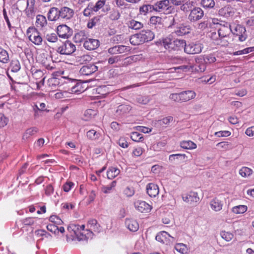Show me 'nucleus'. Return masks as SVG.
<instances>
[{"label": "nucleus", "instance_id": "5", "mask_svg": "<svg viewBox=\"0 0 254 254\" xmlns=\"http://www.w3.org/2000/svg\"><path fill=\"white\" fill-rule=\"evenodd\" d=\"M203 45L198 41L192 42L186 44L185 52L188 54H197L201 52Z\"/></svg>", "mask_w": 254, "mask_h": 254}, {"label": "nucleus", "instance_id": "11", "mask_svg": "<svg viewBox=\"0 0 254 254\" xmlns=\"http://www.w3.org/2000/svg\"><path fill=\"white\" fill-rule=\"evenodd\" d=\"M57 30L59 36L62 38H68L72 34V29L65 24L58 26Z\"/></svg>", "mask_w": 254, "mask_h": 254}, {"label": "nucleus", "instance_id": "20", "mask_svg": "<svg viewBox=\"0 0 254 254\" xmlns=\"http://www.w3.org/2000/svg\"><path fill=\"white\" fill-rule=\"evenodd\" d=\"M209 204L211 208L216 212L220 211L223 207L222 202L217 198L212 199Z\"/></svg>", "mask_w": 254, "mask_h": 254}, {"label": "nucleus", "instance_id": "62", "mask_svg": "<svg viewBox=\"0 0 254 254\" xmlns=\"http://www.w3.org/2000/svg\"><path fill=\"white\" fill-rule=\"evenodd\" d=\"M47 229L48 231L57 234V231L58 230V227L54 224H49L47 226Z\"/></svg>", "mask_w": 254, "mask_h": 254}, {"label": "nucleus", "instance_id": "13", "mask_svg": "<svg viewBox=\"0 0 254 254\" xmlns=\"http://www.w3.org/2000/svg\"><path fill=\"white\" fill-rule=\"evenodd\" d=\"M74 11L72 9L66 6H64L60 9V16L61 18L67 20L70 19L74 15Z\"/></svg>", "mask_w": 254, "mask_h": 254}, {"label": "nucleus", "instance_id": "47", "mask_svg": "<svg viewBox=\"0 0 254 254\" xmlns=\"http://www.w3.org/2000/svg\"><path fill=\"white\" fill-rule=\"evenodd\" d=\"M200 3L204 8H212L215 4L214 0H201Z\"/></svg>", "mask_w": 254, "mask_h": 254}, {"label": "nucleus", "instance_id": "45", "mask_svg": "<svg viewBox=\"0 0 254 254\" xmlns=\"http://www.w3.org/2000/svg\"><path fill=\"white\" fill-rule=\"evenodd\" d=\"M247 210L246 205H240L234 206L232 208V211L235 214H242L245 212Z\"/></svg>", "mask_w": 254, "mask_h": 254}, {"label": "nucleus", "instance_id": "34", "mask_svg": "<svg viewBox=\"0 0 254 254\" xmlns=\"http://www.w3.org/2000/svg\"><path fill=\"white\" fill-rule=\"evenodd\" d=\"M180 146L182 148L192 150L197 147L196 144L191 140H184L180 143Z\"/></svg>", "mask_w": 254, "mask_h": 254}, {"label": "nucleus", "instance_id": "51", "mask_svg": "<svg viewBox=\"0 0 254 254\" xmlns=\"http://www.w3.org/2000/svg\"><path fill=\"white\" fill-rule=\"evenodd\" d=\"M173 118L171 116H168L165 117L162 120L158 121V123L160 125L165 126L169 125V124L172 122Z\"/></svg>", "mask_w": 254, "mask_h": 254}, {"label": "nucleus", "instance_id": "28", "mask_svg": "<svg viewBox=\"0 0 254 254\" xmlns=\"http://www.w3.org/2000/svg\"><path fill=\"white\" fill-rule=\"evenodd\" d=\"M194 66L192 64H191L190 63H189L187 65H183L179 66H177L174 68H170V72H174L176 71L177 70H182L183 71L187 72V71H193V70Z\"/></svg>", "mask_w": 254, "mask_h": 254}, {"label": "nucleus", "instance_id": "50", "mask_svg": "<svg viewBox=\"0 0 254 254\" xmlns=\"http://www.w3.org/2000/svg\"><path fill=\"white\" fill-rule=\"evenodd\" d=\"M187 157L185 154H176L170 155L169 157V160L170 161L172 162L175 159H178L180 160H184Z\"/></svg>", "mask_w": 254, "mask_h": 254}, {"label": "nucleus", "instance_id": "2", "mask_svg": "<svg viewBox=\"0 0 254 254\" xmlns=\"http://www.w3.org/2000/svg\"><path fill=\"white\" fill-rule=\"evenodd\" d=\"M231 25L227 22H222L219 24V27L218 28L217 33L216 32L211 33V38L213 40H217V35L220 39L227 37L231 32Z\"/></svg>", "mask_w": 254, "mask_h": 254}, {"label": "nucleus", "instance_id": "63", "mask_svg": "<svg viewBox=\"0 0 254 254\" xmlns=\"http://www.w3.org/2000/svg\"><path fill=\"white\" fill-rule=\"evenodd\" d=\"M161 21V18L159 16H152L150 18V23L152 25H156L160 23Z\"/></svg>", "mask_w": 254, "mask_h": 254}, {"label": "nucleus", "instance_id": "21", "mask_svg": "<svg viewBox=\"0 0 254 254\" xmlns=\"http://www.w3.org/2000/svg\"><path fill=\"white\" fill-rule=\"evenodd\" d=\"M48 18L50 21H56L61 18L60 16V9L57 7H52L50 8L48 12Z\"/></svg>", "mask_w": 254, "mask_h": 254}, {"label": "nucleus", "instance_id": "32", "mask_svg": "<svg viewBox=\"0 0 254 254\" xmlns=\"http://www.w3.org/2000/svg\"><path fill=\"white\" fill-rule=\"evenodd\" d=\"M117 185L116 181H113L111 184L101 187V191L106 194L110 193L113 191Z\"/></svg>", "mask_w": 254, "mask_h": 254}, {"label": "nucleus", "instance_id": "29", "mask_svg": "<svg viewBox=\"0 0 254 254\" xmlns=\"http://www.w3.org/2000/svg\"><path fill=\"white\" fill-rule=\"evenodd\" d=\"M171 237V236L166 232L162 231L158 233L156 236V240L163 244H167L168 242L167 239ZM173 239V238L171 237Z\"/></svg>", "mask_w": 254, "mask_h": 254}, {"label": "nucleus", "instance_id": "38", "mask_svg": "<svg viewBox=\"0 0 254 254\" xmlns=\"http://www.w3.org/2000/svg\"><path fill=\"white\" fill-rule=\"evenodd\" d=\"M175 250L182 254H188L189 249L186 245L183 243H178L175 246Z\"/></svg>", "mask_w": 254, "mask_h": 254}, {"label": "nucleus", "instance_id": "8", "mask_svg": "<svg viewBox=\"0 0 254 254\" xmlns=\"http://www.w3.org/2000/svg\"><path fill=\"white\" fill-rule=\"evenodd\" d=\"M204 15L203 10L199 7H193L190 12L188 19L191 22H196L201 19Z\"/></svg>", "mask_w": 254, "mask_h": 254}, {"label": "nucleus", "instance_id": "27", "mask_svg": "<svg viewBox=\"0 0 254 254\" xmlns=\"http://www.w3.org/2000/svg\"><path fill=\"white\" fill-rule=\"evenodd\" d=\"M142 38L140 32L132 35L129 39L130 43L131 45L134 46L142 44L144 43Z\"/></svg>", "mask_w": 254, "mask_h": 254}, {"label": "nucleus", "instance_id": "12", "mask_svg": "<svg viewBox=\"0 0 254 254\" xmlns=\"http://www.w3.org/2000/svg\"><path fill=\"white\" fill-rule=\"evenodd\" d=\"M182 198L184 201L190 204L193 203H197L199 201V197L198 196L197 193L194 191H190L183 194Z\"/></svg>", "mask_w": 254, "mask_h": 254}, {"label": "nucleus", "instance_id": "22", "mask_svg": "<svg viewBox=\"0 0 254 254\" xmlns=\"http://www.w3.org/2000/svg\"><path fill=\"white\" fill-rule=\"evenodd\" d=\"M86 137L91 141H97L100 139L101 134L100 132L92 129L87 131Z\"/></svg>", "mask_w": 254, "mask_h": 254}, {"label": "nucleus", "instance_id": "3", "mask_svg": "<svg viewBox=\"0 0 254 254\" xmlns=\"http://www.w3.org/2000/svg\"><path fill=\"white\" fill-rule=\"evenodd\" d=\"M65 82L67 84V91L69 93L79 94L85 90L83 84L78 82L74 79L67 77Z\"/></svg>", "mask_w": 254, "mask_h": 254}, {"label": "nucleus", "instance_id": "42", "mask_svg": "<svg viewBox=\"0 0 254 254\" xmlns=\"http://www.w3.org/2000/svg\"><path fill=\"white\" fill-rule=\"evenodd\" d=\"M128 26L132 29L139 30L143 27V24L140 22L131 20L128 22Z\"/></svg>", "mask_w": 254, "mask_h": 254}, {"label": "nucleus", "instance_id": "58", "mask_svg": "<svg viewBox=\"0 0 254 254\" xmlns=\"http://www.w3.org/2000/svg\"><path fill=\"white\" fill-rule=\"evenodd\" d=\"M170 99L176 102H182L181 93H172L170 95Z\"/></svg>", "mask_w": 254, "mask_h": 254}, {"label": "nucleus", "instance_id": "30", "mask_svg": "<svg viewBox=\"0 0 254 254\" xmlns=\"http://www.w3.org/2000/svg\"><path fill=\"white\" fill-rule=\"evenodd\" d=\"M194 2L190 0H186L181 6V10L185 12L191 11L194 6Z\"/></svg>", "mask_w": 254, "mask_h": 254}, {"label": "nucleus", "instance_id": "23", "mask_svg": "<svg viewBox=\"0 0 254 254\" xmlns=\"http://www.w3.org/2000/svg\"><path fill=\"white\" fill-rule=\"evenodd\" d=\"M143 43L152 40L154 38V33L150 30H143L140 32Z\"/></svg>", "mask_w": 254, "mask_h": 254}, {"label": "nucleus", "instance_id": "43", "mask_svg": "<svg viewBox=\"0 0 254 254\" xmlns=\"http://www.w3.org/2000/svg\"><path fill=\"white\" fill-rule=\"evenodd\" d=\"M9 61V56L7 52L0 47V62L3 64L7 63Z\"/></svg>", "mask_w": 254, "mask_h": 254}, {"label": "nucleus", "instance_id": "15", "mask_svg": "<svg viewBox=\"0 0 254 254\" xmlns=\"http://www.w3.org/2000/svg\"><path fill=\"white\" fill-rule=\"evenodd\" d=\"M126 228L131 232H136L139 229V224L133 218H127L125 222Z\"/></svg>", "mask_w": 254, "mask_h": 254}, {"label": "nucleus", "instance_id": "57", "mask_svg": "<svg viewBox=\"0 0 254 254\" xmlns=\"http://www.w3.org/2000/svg\"><path fill=\"white\" fill-rule=\"evenodd\" d=\"M124 193L127 197H131L134 194V190L132 187H127L124 190Z\"/></svg>", "mask_w": 254, "mask_h": 254}, {"label": "nucleus", "instance_id": "52", "mask_svg": "<svg viewBox=\"0 0 254 254\" xmlns=\"http://www.w3.org/2000/svg\"><path fill=\"white\" fill-rule=\"evenodd\" d=\"M105 3V1L104 0H99L97 1L95 5H93L92 4V7L91 8L94 12H97L104 5Z\"/></svg>", "mask_w": 254, "mask_h": 254}, {"label": "nucleus", "instance_id": "56", "mask_svg": "<svg viewBox=\"0 0 254 254\" xmlns=\"http://www.w3.org/2000/svg\"><path fill=\"white\" fill-rule=\"evenodd\" d=\"M46 39L49 42L55 43L58 40V37L55 33L48 34L46 35Z\"/></svg>", "mask_w": 254, "mask_h": 254}, {"label": "nucleus", "instance_id": "10", "mask_svg": "<svg viewBox=\"0 0 254 254\" xmlns=\"http://www.w3.org/2000/svg\"><path fill=\"white\" fill-rule=\"evenodd\" d=\"M134 205L135 209L141 213H148L152 208V206L148 203L141 200L135 201L134 203Z\"/></svg>", "mask_w": 254, "mask_h": 254}, {"label": "nucleus", "instance_id": "41", "mask_svg": "<svg viewBox=\"0 0 254 254\" xmlns=\"http://www.w3.org/2000/svg\"><path fill=\"white\" fill-rule=\"evenodd\" d=\"M239 174L243 177L246 178L251 176L253 171L250 168L247 167H243L239 170Z\"/></svg>", "mask_w": 254, "mask_h": 254}, {"label": "nucleus", "instance_id": "39", "mask_svg": "<svg viewBox=\"0 0 254 254\" xmlns=\"http://www.w3.org/2000/svg\"><path fill=\"white\" fill-rule=\"evenodd\" d=\"M46 17L42 15H38L36 17V24L37 27L42 28L47 25Z\"/></svg>", "mask_w": 254, "mask_h": 254}, {"label": "nucleus", "instance_id": "36", "mask_svg": "<svg viewBox=\"0 0 254 254\" xmlns=\"http://www.w3.org/2000/svg\"><path fill=\"white\" fill-rule=\"evenodd\" d=\"M186 41L184 40L176 39L173 41V47L172 50H178L181 48H184L185 50V47L186 45Z\"/></svg>", "mask_w": 254, "mask_h": 254}, {"label": "nucleus", "instance_id": "37", "mask_svg": "<svg viewBox=\"0 0 254 254\" xmlns=\"http://www.w3.org/2000/svg\"><path fill=\"white\" fill-rule=\"evenodd\" d=\"M96 110L93 109H88L84 113L83 119L85 121H89L92 120L97 115Z\"/></svg>", "mask_w": 254, "mask_h": 254}, {"label": "nucleus", "instance_id": "46", "mask_svg": "<svg viewBox=\"0 0 254 254\" xmlns=\"http://www.w3.org/2000/svg\"><path fill=\"white\" fill-rule=\"evenodd\" d=\"M121 16L119 11L116 9H113L109 12V17L111 20H117Z\"/></svg>", "mask_w": 254, "mask_h": 254}, {"label": "nucleus", "instance_id": "54", "mask_svg": "<svg viewBox=\"0 0 254 254\" xmlns=\"http://www.w3.org/2000/svg\"><path fill=\"white\" fill-rule=\"evenodd\" d=\"M50 221L56 225H61L63 223V221L56 215H52L50 216Z\"/></svg>", "mask_w": 254, "mask_h": 254}, {"label": "nucleus", "instance_id": "48", "mask_svg": "<svg viewBox=\"0 0 254 254\" xmlns=\"http://www.w3.org/2000/svg\"><path fill=\"white\" fill-rule=\"evenodd\" d=\"M130 138L134 141L139 142L142 140L143 135L138 132L134 131L130 134Z\"/></svg>", "mask_w": 254, "mask_h": 254}, {"label": "nucleus", "instance_id": "14", "mask_svg": "<svg viewBox=\"0 0 254 254\" xmlns=\"http://www.w3.org/2000/svg\"><path fill=\"white\" fill-rule=\"evenodd\" d=\"M98 70V67L94 64H89L83 66L79 70L81 75L88 76L94 73Z\"/></svg>", "mask_w": 254, "mask_h": 254}, {"label": "nucleus", "instance_id": "33", "mask_svg": "<svg viewBox=\"0 0 254 254\" xmlns=\"http://www.w3.org/2000/svg\"><path fill=\"white\" fill-rule=\"evenodd\" d=\"M131 110L130 106L127 105H121L118 107L116 110L117 116H122L125 114L128 113Z\"/></svg>", "mask_w": 254, "mask_h": 254}, {"label": "nucleus", "instance_id": "49", "mask_svg": "<svg viewBox=\"0 0 254 254\" xmlns=\"http://www.w3.org/2000/svg\"><path fill=\"white\" fill-rule=\"evenodd\" d=\"M220 235L221 237L227 242L230 241L234 237V235L232 233L226 232L225 231H221Z\"/></svg>", "mask_w": 254, "mask_h": 254}, {"label": "nucleus", "instance_id": "7", "mask_svg": "<svg viewBox=\"0 0 254 254\" xmlns=\"http://www.w3.org/2000/svg\"><path fill=\"white\" fill-rule=\"evenodd\" d=\"M75 50V46L71 42L66 41L58 48L57 51L62 55H69Z\"/></svg>", "mask_w": 254, "mask_h": 254}, {"label": "nucleus", "instance_id": "4", "mask_svg": "<svg viewBox=\"0 0 254 254\" xmlns=\"http://www.w3.org/2000/svg\"><path fill=\"white\" fill-rule=\"evenodd\" d=\"M26 34L29 40L37 46L42 44L43 39L38 31L35 27H29L26 32Z\"/></svg>", "mask_w": 254, "mask_h": 254}, {"label": "nucleus", "instance_id": "59", "mask_svg": "<svg viewBox=\"0 0 254 254\" xmlns=\"http://www.w3.org/2000/svg\"><path fill=\"white\" fill-rule=\"evenodd\" d=\"M119 145L123 148H126L128 146L127 139L123 137H120L118 141Z\"/></svg>", "mask_w": 254, "mask_h": 254}, {"label": "nucleus", "instance_id": "60", "mask_svg": "<svg viewBox=\"0 0 254 254\" xmlns=\"http://www.w3.org/2000/svg\"><path fill=\"white\" fill-rule=\"evenodd\" d=\"M215 135L217 137H227L231 135V132L228 130L219 131L215 132Z\"/></svg>", "mask_w": 254, "mask_h": 254}, {"label": "nucleus", "instance_id": "64", "mask_svg": "<svg viewBox=\"0 0 254 254\" xmlns=\"http://www.w3.org/2000/svg\"><path fill=\"white\" fill-rule=\"evenodd\" d=\"M92 3L89 4L87 8H86L83 11V15L85 16H89L92 12L94 11L91 8Z\"/></svg>", "mask_w": 254, "mask_h": 254}, {"label": "nucleus", "instance_id": "17", "mask_svg": "<svg viewBox=\"0 0 254 254\" xmlns=\"http://www.w3.org/2000/svg\"><path fill=\"white\" fill-rule=\"evenodd\" d=\"M67 77L65 76H61L60 78L52 77L48 79V84L52 88H55L59 85L61 83L66 84V79Z\"/></svg>", "mask_w": 254, "mask_h": 254}, {"label": "nucleus", "instance_id": "44", "mask_svg": "<svg viewBox=\"0 0 254 254\" xmlns=\"http://www.w3.org/2000/svg\"><path fill=\"white\" fill-rule=\"evenodd\" d=\"M21 68L20 64L18 60H13L10 65V68L11 71L13 72H17Z\"/></svg>", "mask_w": 254, "mask_h": 254}, {"label": "nucleus", "instance_id": "31", "mask_svg": "<svg viewBox=\"0 0 254 254\" xmlns=\"http://www.w3.org/2000/svg\"><path fill=\"white\" fill-rule=\"evenodd\" d=\"M38 131V129L36 127H31L27 129L23 133L22 139L26 140L29 138L31 136L35 135Z\"/></svg>", "mask_w": 254, "mask_h": 254}, {"label": "nucleus", "instance_id": "1", "mask_svg": "<svg viewBox=\"0 0 254 254\" xmlns=\"http://www.w3.org/2000/svg\"><path fill=\"white\" fill-rule=\"evenodd\" d=\"M87 227L88 229H85L84 225L71 224L68 227L67 230L73 237L72 240H77L79 241L92 239L93 236V231L99 233L101 230V228L97 220L93 219L88 220Z\"/></svg>", "mask_w": 254, "mask_h": 254}, {"label": "nucleus", "instance_id": "40", "mask_svg": "<svg viewBox=\"0 0 254 254\" xmlns=\"http://www.w3.org/2000/svg\"><path fill=\"white\" fill-rule=\"evenodd\" d=\"M161 46H163L166 50L171 51L173 49V42L170 38H166L162 40L161 42Z\"/></svg>", "mask_w": 254, "mask_h": 254}, {"label": "nucleus", "instance_id": "61", "mask_svg": "<svg viewBox=\"0 0 254 254\" xmlns=\"http://www.w3.org/2000/svg\"><path fill=\"white\" fill-rule=\"evenodd\" d=\"M137 102L141 104H146L149 102V99L146 96H139L136 98Z\"/></svg>", "mask_w": 254, "mask_h": 254}, {"label": "nucleus", "instance_id": "9", "mask_svg": "<svg viewBox=\"0 0 254 254\" xmlns=\"http://www.w3.org/2000/svg\"><path fill=\"white\" fill-rule=\"evenodd\" d=\"M154 11L158 12H165L170 10L171 6H170L169 0H161L156 2L153 4Z\"/></svg>", "mask_w": 254, "mask_h": 254}, {"label": "nucleus", "instance_id": "6", "mask_svg": "<svg viewBox=\"0 0 254 254\" xmlns=\"http://www.w3.org/2000/svg\"><path fill=\"white\" fill-rule=\"evenodd\" d=\"M231 33L238 37L240 42H243L246 40L247 35L245 27L239 24H233L231 25Z\"/></svg>", "mask_w": 254, "mask_h": 254}, {"label": "nucleus", "instance_id": "53", "mask_svg": "<svg viewBox=\"0 0 254 254\" xmlns=\"http://www.w3.org/2000/svg\"><path fill=\"white\" fill-rule=\"evenodd\" d=\"M8 122V118L5 117L4 114L0 113V128L6 126Z\"/></svg>", "mask_w": 254, "mask_h": 254}, {"label": "nucleus", "instance_id": "25", "mask_svg": "<svg viewBox=\"0 0 254 254\" xmlns=\"http://www.w3.org/2000/svg\"><path fill=\"white\" fill-rule=\"evenodd\" d=\"M196 93L192 90H187L181 92L182 102H187L195 98Z\"/></svg>", "mask_w": 254, "mask_h": 254}, {"label": "nucleus", "instance_id": "55", "mask_svg": "<svg viewBox=\"0 0 254 254\" xmlns=\"http://www.w3.org/2000/svg\"><path fill=\"white\" fill-rule=\"evenodd\" d=\"M75 203L70 202H64L62 204L63 209L67 211L73 209L75 208Z\"/></svg>", "mask_w": 254, "mask_h": 254}, {"label": "nucleus", "instance_id": "16", "mask_svg": "<svg viewBox=\"0 0 254 254\" xmlns=\"http://www.w3.org/2000/svg\"><path fill=\"white\" fill-rule=\"evenodd\" d=\"M191 31V28L190 26L181 24L179 26H177L174 31V33L176 34V35L179 36H182L186 34H189L190 33Z\"/></svg>", "mask_w": 254, "mask_h": 254}, {"label": "nucleus", "instance_id": "24", "mask_svg": "<svg viewBox=\"0 0 254 254\" xmlns=\"http://www.w3.org/2000/svg\"><path fill=\"white\" fill-rule=\"evenodd\" d=\"M154 11V5L150 4H144L139 7V13L142 15H146L147 14Z\"/></svg>", "mask_w": 254, "mask_h": 254}, {"label": "nucleus", "instance_id": "19", "mask_svg": "<svg viewBox=\"0 0 254 254\" xmlns=\"http://www.w3.org/2000/svg\"><path fill=\"white\" fill-rule=\"evenodd\" d=\"M84 47L88 50H93L99 46V41L97 39H88L83 44Z\"/></svg>", "mask_w": 254, "mask_h": 254}, {"label": "nucleus", "instance_id": "26", "mask_svg": "<svg viewBox=\"0 0 254 254\" xmlns=\"http://www.w3.org/2000/svg\"><path fill=\"white\" fill-rule=\"evenodd\" d=\"M216 60V58L212 55H206L195 59V62L196 63H199L203 61L205 64H211L214 63Z\"/></svg>", "mask_w": 254, "mask_h": 254}, {"label": "nucleus", "instance_id": "18", "mask_svg": "<svg viewBox=\"0 0 254 254\" xmlns=\"http://www.w3.org/2000/svg\"><path fill=\"white\" fill-rule=\"evenodd\" d=\"M147 193L150 197H155L159 194V187L154 183L148 184L146 187Z\"/></svg>", "mask_w": 254, "mask_h": 254}, {"label": "nucleus", "instance_id": "35", "mask_svg": "<svg viewBox=\"0 0 254 254\" xmlns=\"http://www.w3.org/2000/svg\"><path fill=\"white\" fill-rule=\"evenodd\" d=\"M120 173V170L117 167H111L109 168L107 172V178L113 179L117 177Z\"/></svg>", "mask_w": 254, "mask_h": 254}]
</instances>
